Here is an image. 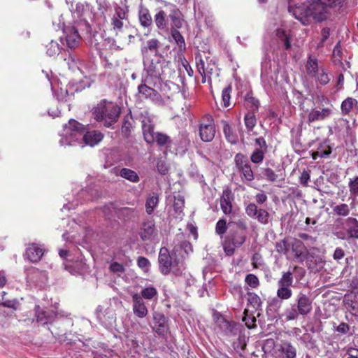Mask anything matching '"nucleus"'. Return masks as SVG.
<instances>
[{"label":"nucleus","instance_id":"obj_45","mask_svg":"<svg viewBox=\"0 0 358 358\" xmlns=\"http://www.w3.org/2000/svg\"><path fill=\"white\" fill-rule=\"evenodd\" d=\"M266 152H267L255 149L250 155V161L256 164H261L264 161Z\"/></svg>","mask_w":358,"mask_h":358},{"label":"nucleus","instance_id":"obj_18","mask_svg":"<svg viewBox=\"0 0 358 358\" xmlns=\"http://www.w3.org/2000/svg\"><path fill=\"white\" fill-rule=\"evenodd\" d=\"M44 254V249L41 245L36 243L29 245L26 250V255L29 260L36 263L41 260Z\"/></svg>","mask_w":358,"mask_h":358},{"label":"nucleus","instance_id":"obj_22","mask_svg":"<svg viewBox=\"0 0 358 358\" xmlns=\"http://www.w3.org/2000/svg\"><path fill=\"white\" fill-rule=\"evenodd\" d=\"M332 110L328 108H324L321 110L312 109L308 115V123L315 121H321L328 117L331 114Z\"/></svg>","mask_w":358,"mask_h":358},{"label":"nucleus","instance_id":"obj_24","mask_svg":"<svg viewBox=\"0 0 358 358\" xmlns=\"http://www.w3.org/2000/svg\"><path fill=\"white\" fill-rule=\"evenodd\" d=\"M341 109L343 115H349L353 110H356L357 113L358 101L352 97H348L341 103Z\"/></svg>","mask_w":358,"mask_h":358},{"label":"nucleus","instance_id":"obj_59","mask_svg":"<svg viewBox=\"0 0 358 358\" xmlns=\"http://www.w3.org/2000/svg\"><path fill=\"white\" fill-rule=\"evenodd\" d=\"M258 211L259 208L254 203H249L245 208V213L252 218H255Z\"/></svg>","mask_w":358,"mask_h":358},{"label":"nucleus","instance_id":"obj_58","mask_svg":"<svg viewBox=\"0 0 358 358\" xmlns=\"http://www.w3.org/2000/svg\"><path fill=\"white\" fill-rule=\"evenodd\" d=\"M246 310L244 311V313L245 314L243 317V322H245V325L249 329H252L256 327V318L255 316L248 315L246 313Z\"/></svg>","mask_w":358,"mask_h":358},{"label":"nucleus","instance_id":"obj_64","mask_svg":"<svg viewBox=\"0 0 358 358\" xmlns=\"http://www.w3.org/2000/svg\"><path fill=\"white\" fill-rule=\"evenodd\" d=\"M138 266L144 270H148L150 265L149 260L144 257H139L137 259Z\"/></svg>","mask_w":358,"mask_h":358},{"label":"nucleus","instance_id":"obj_4","mask_svg":"<svg viewBox=\"0 0 358 358\" xmlns=\"http://www.w3.org/2000/svg\"><path fill=\"white\" fill-rule=\"evenodd\" d=\"M120 110L115 103L103 100L93 109V115L96 120L103 122L106 127H110L117 121Z\"/></svg>","mask_w":358,"mask_h":358},{"label":"nucleus","instance_id":"obj_28","mask_svg":"<svg viewBox=\"0 0 358 358\" xmlns=\"http://www.w3.org/2000/svg\"><path fill=\"white\" fill-rule=\"evenodd\" d=\"M324 68L320 66L318 64V60L316 58L308 57V59L306 64V70L308 76L311 78H316L317 73L320 71V69Z\"/></svg>","mask_w":358,"mask_h":358},{"label":"nucleus","instance_id":"obj_5","mask_svg":"<svg viewBox=\"0 0 358 358\" xmlns=\"http://www.w3.org/2000/svg\"><path fill=\"white\" fill-rule=\"evenodd\" d=\"M154 21L157 27L161 30L168 32L172 27L180 28L182 20L180 13L178 9L157 10L154 17Z\"/></svg>","mask_w":358,"mask_h":358},{"label":"nucleus","instance_id":"obj_13","mask_svg":"<svg viewBox=\"0 0 358 358\" xmlns=\"http://www.w3.org/2000/svg\"><path fill=\"white\" fill-rule=\"evenodd\" d=\"M138 92L141 98L149 99L155 104L162 106L164 103L161 94L155 89L148 87L145 84L138 85Z\"/></svg>","mask_w":358,"mask_h":358},{"label":"nucleus","instance_id":"obj_17","mask_svg":"<svg viewBox=\"0 0 358 358\" xmlns=\"http://www.w3.org/2000/svg\"><path fill=\"white\" fill-rule=\"evenodd\" d=\"M153 320H154V330L155 332L159 335H164L168 330V324L167 320L164 314L155 312L153 313Z\"/></svg>","mask_w":358,"mask_h":358},{"label":"nucleus","instance_id":"obj_31","mask_svg":"<svg viewBox=\"0 0 358 358\" xmlns=\"http://www.w3.org/2000/svg\"><path fill=\"white\" fill-rule=\"evenodd\" d=\"M285 357V358H296V349L289 342H283L279 350Z\"/></svg>","mask_w":358,"mask_h":358},{"label":"nucleus","instance_id":"obj_3","mask_svg":"<svg viewBox=\"0 0 358 358\" xmlns=\"http://www.w3.org/2000/svg\"><path fill=\"white\" fill-rule=\"evenodd\" d=\"M295 303L286 308L283 316L286 321L296 320L299 316L305 317L313 310V300L303 292H299L295 297Z\"/></svg>","mask_w":358,"mask_h":358},{"label":"nucleus","instance_id":"obj_33","mask_svg":"<svg viewBox=\"0 0 358 358\" xmlns=\"http://www.w3.org/2000/svg\"><path fill=\"white\" fill-rule=\"evenodd\" d=\"M159 202V196L156 193L150 194L146 199L145 209L148 215H151L155 208L157 206Z\"/></svg>","mask_w":358,"mask_h":358},{"label":"nucleus","instance_id":"obj_63","mask_svg":"<svg viewBox=\"0 0 358 358\" xmlns=\"http://www.w3.org/2000/svg\"><path fill=\"white\" fill-rule=\"evenodd\" d=\"M118 212H119V216L120 217L130 218L131 217L133 216L134 210L131 208L124 207V208L119 209Z\"/></svg>","mask_w":358,"mask_h":358},{"label":"nucleus","instance_id":"obj_10","mask_svg":"<svg viewBox=\"0 0 358 358\" xmlns=\"http://www.w3.org/2000/svg\"><path fill=\"white\" fill-rule=\"evenodd\" d=\"M199 131L200 138L203 142H210L213 140L216 130L214 119L211 115H206L202 118Z\"/></svg>","mask_w":358,"mask_h":358},{"label":"nucleus","instance_id":"obj_54","mask_svg":"<svg viewBox=\"0 0 358 358\" xmlns=\"http://www.w3.org/2000/svg\"><path fill=\"white\" fill-rule=\"evenodd\" d=\"M255 148L264 152H268V144L264 137L259 136L255 139Z\"/></svg>","mask_w":358,"mask_h":358},{"label":"nucleus","instance_id":"obj_9","mask_svg":"<svg viewBox=\"0 0 358 358\" xmlns=\"http://www.w3.org/2000/svg\"><path fill=\"white\" fill-rule=\"evenodd\" d=\"M293 284V272L288 271L283 272L281 278L277 282V296L282 300H288L292 296L291 287Z\"/></svg>","mask_w":358,"mask_h":358},{"label":"nucleus","instance_id":"obj_36","mask_svg":"<svg viewBox=\"0 0 358 358\" xmlns=\"http://www.w3.org/2000/svg\"><path fill=\"white\" fill-rule=\"evenodd\" d=\"M120 176L132 182H138L140 180L136 172L127 168L121 169Z\"/></svg>","mask_w":358,"mask_h":358},{"label":"nucleus","instance_id":"obj_34","mask_svg":"<svg viewBox=\"0 0 358 358\" xmlns=\"http://www.w3.org/2000/svg\"><path fill=\"white\" fill-rule=\"evenodd\" d=\"M173 250V252L178 253L182 257L184 255L182 254V250L184 251L186 255H188L189 252H192V245L189 241H181L179 244L175 245Z\"/></svg>","mask_w":358,"mask_h":358},{"label":"nucleus","instance_id":"obj_8","mask_svg":"<svg viewBox=\"0 0 358 358\" xmlns=\"http://www.w3.org/2000/svg\"><path fill=\"white\" fill-rule=\"evenodd\" d=\"M143 64L144 70L148 77L159 79L166 75L169 63L163 57H156L151 60L144 61Z\"/></svg>","mask_w":358,"mask_h":358},{"label":"nucleus","instance_id":"obj_1","mask_svg":"<svg viewBox=\"0 0 358 358\" xmlns=\"http://www.w3.org/2000/svg\"><path fill=\"white\" fill-rule=\"evenodd\" d=\"M59 141L61 145H84L94 146L102 141L103 135L98 131H85V127L74 119H71L64 126V131Z\"/></svg>","mask_w":358,"mask_h":358},{"label":"nucleus","instance_id":"obj_44","mask_svg":"<svg viewBox=\"0 0 358 358\" xmlns=\"http://www.w3.org/2000/svg\"><path fill=\"white\" fill-rule=\"evenodd\" d=\"M234 162L238 171L250 164L247 157L242 153H238L235 155Z\"/></svg>","mask_w":358,"mask_h":358},{"label":"nucleus","instance_id":"obj_47","mask_svg":"<svg viewBox=\"0 0 358 358\" xmlns=\"http://www.w3.org/2000/svg\"><path fill=\"white\" fill-rule=\"evenodd\" d=\"M347 0H323V3H325L327 8L330 10L331 9L339 10L346 3Z\"/></svg>","mask_w":358,"mask_h":358},{"label":"nucleus","instance_id":"obj_46","mask_svg":"<svg viewBox=\"0 0 358 358\" xmlns=\"http://www.w3.org/2000/svg\"><path fill=\"white\" fill-rule=\"evenodd\" d=\"M232 91V87L229 85L222 90V99L223 106L227 108L230 106L231 92Z\"/></svg>","mask_w":358,"mask_h":358},{"label":"nucleus","instance_id":"obj_62","mask_svg":"<svg viewBox=\"0 0 358 358\" xmlns=\"http://www.w3.org/2000/svg\"><path fill=\"white\" fill-rule=\"evenodd\" d=\"M205 63L203 60L200 57L199 60L196 62V68L199 73L202 76V83L206 82V72H205Z\"/></svg>","mask_w":358,"mask_h":358},{"label":"nucleus","instance_id":"obj_35","mask_svg":"<svg viewBox=\"0 0 358 358\" xmlns=\"http://www.w3.org/2000/svg\"><path fill=\"white\" fill-rule=\"evenodd\" d=\"M276 36L279 41L282 43L285 50L291 48V38L286 31L282 29H278L276 30Z\"/></svg>","mask_w":358,"mask_h":358},{"label":"nucleus","instance_id":"obj_41","mask_svg":"<svg viewBox=\"0 0 358 358\" xmlns=\"http://www.w3.org/2000/svg\"><path fill=\"white\" fill-rule=\"evenodd\" d=\"M315 78L316 82L321 85H326L331 80L330 76L324 68H322V69H320V71L317 73L316 78Z\"/></svg>","mask_w":358,"mask_h":358},{"label":"nucleus","instance_id":"obj_40","mask_svg":"<svg viewBox=\"0 0 358 358\" xmlns=\"http://www.w3.org/2000/svg\"><path fill=\"white\" fill-rule=\"evenodd\" d=\"M334 215L345 217L350 214V208L346 203H341L332 208Z\"/></svg>","mask_w":358,"mask_h":358},{"label":"nucleus","instance_id":"obj_32","mask_svg":"<svg viewBox=\"0 0 358 358\" xmlns=\"http://www.w3.org/2000/svg\"><path fill=\"white\" fill-rule=\"evenodd\" d=\"M185 206V198L180 194L174 196L173 200V210L177 217H181L183 214L182 210Z\"/></svg>","mask_w":358,"mask_h":358},{"label":"nucleus","instance_id":"obj_61","mask_svg":"<svg viewBox=\"0 0 358 358\" xmlns=\"http://www.w3.org/2000/svg\"><path fill=\"white\" fill-rule=\"evenodd\" d=\"M159 41L157 39L152 38L147 41V46L145 48V51L150 50L156 52L159 48ZM144 52V50H142Z\"/></svg>","mask_w":358,"mask_h":358},{"label":"nucleus","instance_id":"obj_57","mask_svg":"<svg viewBox=\"0 0 358 358\" xmlns=\"http://www.w3.org/2000/svg\"><path fill=\"white\" fill-rule=\"evenodd\" d=\"M245 282L252 288H256L259 284L258 278L252 273L248 274L245 278Z\"/></svg>","mask_w":358,"mask_h":358},{"label":"nucleus","instance_id":"obj_25","mask_svg":"<svg viewBox=\"0 0 358 358\" xmlns=\"http://www.w3.org/2000/svg\"><path fill=\"white\" fill-rule=\"evenodd\" d=\"M246 237L245 231L231 229L227 238L231 241L235 246L241 247L245 243Z\"/></svg>","mask_w":358,"mask_h":358},{"label":"nucleus","instance_id":"obj_14","mask_svg":"<svg viewBox=\"0 0 358 358\" xmlns=\"http://www.w3.org/2000/svg\"><path fill=\"white\" fill-rule=\"evenodd\" d=\"M139 236L143 242H151L157 236V230L153 220L143 222L140 228Z\"/></svg>","mask_w":358,"mask_h":358},{"label":"nucleus","instance_id":"obj_6","mask_svg":"<svg viewBox=\"0 0 358 358\" xmlns=\"http://www.w3.org/2000/svg\"><path fill=\"white\" fill-rule=\"evenodd\" d=\"M142 129L144 139L148 144L156 143L159 147L164 149V152H170L172 139L169 136L164 133L155 132L154 124L150 120L148 122L143 120Z\"/></svg>","mask_w":358,"mask_h":358},{"label":"nucleus","instance_id":"obj_30","mask_svg":"<svg viewBox=\"0 0 358 358\" xmlns=\"http://www.w3.org/2000/svg\"><path fill=\"white\" fill-rule=\"evenodd\" d=\"M138 17L141 24L143 27H149L152 24V19L148 8L141 7L138 11Z\"/></svg>","mask_w":358,"mask_h":358},{"label":"nucleus","instance_id":"obj_29","mask_svg":"<svg viewBox=\"0 0 358 358\" xmlns=\"http://www.w3.org/2000/svg\"><path fill=\"white\" fill-rule=\"evenodd\" d=\"M223 132L227 141L231 144L235 145L239 141L238 133H236L228 122L226 121L222 122Z\"/></svg>","mask_w":358,"mask_h":358},{"label":"nucleus","instance_id":"obj_23","mask_svg":"<svg viewBox=\"0 0 358 358\" xmlns=\"http://www.w3.org/2000/svg\"><path fill=\"white\" fill-rule=\"evenodd\" d=\"M343 228L348 230L351 238L358 239V221L354 217H348L343 223Z\"/></svg>","mask_w":358,"mask_h":358},{"label":"nucleus","instance_id":"obj_52","mask_svg":"<svg viewBox=\"0 0 358 358\" xmlns=\"http://www.w3.org/2000/svg\"><path fill=\"white\" fill-rule=\"evenodd\" d=\"M248 302L256 309L259 308L262 304L259 296L254 293H248Z\"/></svg>","mask_w":358,"mask_h":358},{"label":"nucleus","instance_id":"obj_48","mask_svg":"<svg viewBox=\"0 0 358 358\" xmlns=\"http://www.w3.org/2000/svg\"><path fill=\"white\" fill-rule=\"evenodd\" d=\"M239 171L242 173V179L243 181L251 182L254 180V173L251 169L250 164L241 169Z\"/></svg>","mask_w":358,"mask_h":358},{"label":"nucleus","instance_id":"obj_27","mask_svg":"<svg viewBox=\"0 0 358 358\" xmlns=\"http://www.w3.org/2000/svg\"><path fill=\"white\" fill-rule=\"evenodd\" d=\"M290 250L294 253L295 257L300 258L303 254L304 245L300 240L289 239L288 252Z\"/></svg>","mask_w":358,"mask_h":358},{"label":"nucleus","instance_id":"obj_16","mask_svg":"<svg viewBox=\"0 0 358 358\" xmlns=\"http://www.w3.org/2000/svg\"><path fill=\"white\" fill-rule=\"evenodd\" d=\"M132 302L134 314L139 318L145 317L148 313V310L142 297L138 294H134L132 295Z\"/></svg>","mask_w":358,"mask_h":358},{"label":"nucleus","instance_id":"obj_55","mask_svg":"<svg viewBox=\"0 0 358 358\" xmlns=\"http://www.w3.org/2000/svg\"><path fill=\"white\" fill-rule=\"evenodd\" d=\"M262 174L264 178L268 181L274 182L277 179V174L271 168L262 169Z\"/></svg>","mask_w":358,"mask_h":358},{"label":"nucleus","instance_id":"obj_15","mask_svg":"<svg viewBox=\"0 0 358 358\" xmlns=\"http://www.w3.org/2000/svg\"><path fill=\"white\" fill-rule=\"evenodd\" d=\"M66 46L71 49L77 47L80 42V36L78 29L72 27H66L64 29Z\"/></svg>","mask_w":358,"mask_h":358},{"label":"nucleus","instance_id":"obj_56","mask_svg":"<svg viewBox=\"0 0 358 358\" xmlns=\"http://www.w3.org/2000/svg\"><path fill=\"white\" fill-rule=\"evenodd\" d=\"M288 240H281L275 243V250L279 253L287 254L288 252Z\"/></svg>","mask_w":358,"mask_h":358},{"label":"nucleus","instance_id":"obj_42","mask_svg":"<svg viewBox=\"0 0 358 358\" xmlns=\"http://www.w3.org/2000/svg\"><path fill=\"white\" fill-rule=\"evenodd\" d=\"M247 106L250 108L252 113L257 111L259 107V101L257 99L250 94H247L245 98Z\"/></svg>","mask_w":358,"mask_h":358},{"label":"nucleus","instance_id":"obj_50","mask_svg":"<svg viewBox=\"0 0 358 358\" xmlns=\"http://www.w3.org/2000/svg\"><path fill=\"white\" fill-rule=\"evenodd\" d=\"M157 295V291L156 288L152 286L147 287L142 289L141 292V296L145 299H152Z\"/></svg>","mask_w":358,"mask_h":358},{"label":"nucleus","instance_id":"obj_53","mask_svg":"<svg viewBox=\"0 0 358 358\" xmlns=\"http://www.w3.org/2000/svg\"><path fill=\"white\" fill-rule=\"evenodd\" d=\"M227 230V222L224 219L219 220L215 226V232L221 237L226 233Z\"/></svg>","mask_w":358,"mask_h":358},{"label":"nucleus","instance_id":"obj_39","mask_svg":"<svg viewBox=\"0 0 358 358\" xmlns=\"http://www.w3.org/2000/svg\"><path fill=\"white\" fill-rule=\"evenodd\" d=\"M220 327L229 336L235 335L236 334L237 328L236 324L225 320L224 318H222V324H220Z\"/></svg>","mask_w":358,"mask_h":358},{"label":"nucleus","instance_id":"obj_38","mask_svg":"<svg viewBox=\"0 0 358 358\" xmlns=\"http://www.w3.org/2000/svg\"><path fill=\"white\" fill-rule=\"evenodd\" d=\"M178 28L172 27L171 29V36L176 43V44L178 45L179 48L180 50H185V42L184 37L181 35L180 31L178 30Z\"/></svg>","mask_w":358,"mask_h":358},{"label":"nucleus","instance_id":"obj_2","mask_svg":"<svg viewBox=\"0 0 358 358\" xmlns=\"http://www.w3.org/2000/svg\"><path fill=\"white\" fill-rule=\"evenodd\" d=\"M295 17L303 25L310 24L312 21L322 22L328 19L331 13L323 0H311L308 6L297 8L294 12Z\"/></svg>","mask_w":358,"mask_h":358},{"label":"nucleus","instance_id":"obj_51","mask_svg":"<svg viewBox=\"0 0 358 358\" xmlns=\"http://www.w3.org/2000/svg\"><path fill=\"white\" fill-rule=\"evenodd\" d=\"M350 196L355 198L358 196V176L350 179L348 184Z\"/></svg>","mask_w":358,"mask_h":358},{"label":"nucleus","instance_id":"obj_49","mask_svg":"<svg viewBox=\"0 0 358 358\" xmlns=\"http://www.w3.org/2000/svg\"><path fill=\"white\" fill-rule=\"evenodd\" d=\"M255 219L262 224H267L270 220V214L268 212L263 208H259L255 217Z\"/></svg>","mask_w":358,"mask_h":358},{"label":"nucleus","instance_id":"obj_7","mask_svg":"<svg viewBox=\"0 0 358 358\" xmlns=\"http://www.w3.org/2000/svg\"><path fill=\"white\" fill-rule=\"evenodd\" d=\"M158 262L159 271L163 275H167L171 272L176 275L182 274L179 260L176 258V253L173 250L170 252L166 248H162L159 250Z\"/></svg>","mask_w":358,"mask_h":358},{"label":"nucleus","instance_id":"obj_12","mask_svg":"<svg viewBox=\"0 0 358 358\" xmlns=\"http://www.w3.org/2000/svg\"><path fill=\"white\" fill-rule=\"evenodd\" d=\"M190 140L186 133H181L172 139L170 152L175 155H183L188 150Z\"/></svg>","mask_w":358,"mask_h":358},{"label":"nucleus","instance_id":"obj_37","mask_svg":"<svg viewBox=\"0 0 358 358\" xmlns=\"http://www.w3.org/2000/svg\"><path fill=\"white\" fill-rule=\"evenodd\" d=\"M46 53L49 57H56L61 50L59 43L53 40H51L48 44L46 45Z\"/></svg>","mask_w":358,"mask_h":358},{"label":"nucleus","instance_id":"obj_11","mask_svg":"<svg viewBox=\"0 0 358 358\" xmlns=\"http://www.w3.org/2000/svg\"><path fill=\"white\" fill-rule=\"evenodd\" d=\"M35 319L32 320V322L36 321L38 325H45L52 323L57 317V313L52 310H44L38 305L34 307Z\"/></svg>","mask_w":358,"mask_h":358},{"label":"nucleus","instance_id":"obj_19","mask_svg":"<svg viewBox=\"0 0 358 358\" xmlns=\"http://www.w3.org/2000/svg\"><path fill=\"white\" fill-rule=\"evenodd\" d=\"M344 302L350 313L358 317V291L345 295Z\"/></svg>","mask_w":358,"mask_h":358},{"label":"nucleus","instance_id":"obj_43","mask_svg":"<svg viewBox=\"0 0 358 358\" xmlns=\"http://www.w3.org/2000/svg\"><path fill=\"white\" fill-rule=\"evenodd\" d=\"M244 122L246 128L249 131H252L255 127L257 120L254 113L248 112L244 116Z\"/></svg>","mask_w":358,"mask_h":358},{"label":"nucleus","instance_id":"obj_21","mask_svg":"<svg viewBox=\"0 0 358 358\" xmlns=\"http://www.w3.org/2000/svg\"><path fill=\"white\" fill-rule=\"evenodd\" d=\"M232 193L229 189H225L220 197V207L225 215H229L232 210Z\"/></svg>","mask_w":358,"mask_h":358},{"label":"nucleus","instance_id":"obj_60","mask_svg":"<svg viewBox=\"0 0 358 358\" xmlns=\"http://www.w3.org/2000/svg\"><path fill=\"white\" fill-rule=\"evenodd\" d=\"M236 248H237V247L235 246L233 244V243L231 242V241H229L227 238L225 240V241L223 243L224 250L225 253L229 256H231L234 253Z\"/></svg>","mask_w":358,"mask_h":358},{"label":"nucleus","instance_id":"obj_20","mask_svg":"<svg viewBox=\"0 0 358 358\" xmlns=\"http://www.w3.org/2000/svg\"><path fill=\"white\" fill-rule=\"evenodd\" d=\"M65 269L73 275H83L87 271L88 267L83 259H78L74 262L66 264Z\"/></svg>","mask_w":358,"mask_h":358},{"label":"nucleus","instance_id":"obj_26","mask_svg":"<svg viewBox=\"0 0 358 358\" xmlns=\"http://www.w3.org/2000/svg\"><path fill=\"white\" fill-rule=\"evenodd\" d=\"M134 120L132 117L131 112L126 115L122 120L121 128L122 135L125 138H129L134 128Z\"/></svg>","mask_w":358,"mask_h":358}]
</instances>
